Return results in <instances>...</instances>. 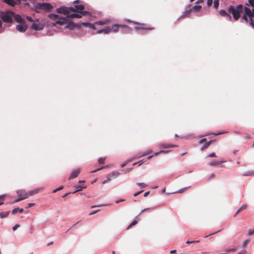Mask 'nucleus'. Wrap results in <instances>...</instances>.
<instances>
[{
  "instance_id": "f257e3e1",
  "label": "nucleus",
  "mask_w": 254,
  "mask_h": 254,
  "mask_svg": "<svg viewBox=\"0 0 254 254\" xmlns=\"http://www.w3.org/2000/svg\"><path fill=\"white\" fill-rule=\"evenodd\" d=\"M228 10L232 13L235 20H238L240 16V13L244 11L243 19L254 29V8L250 9L247 7H244L242 4H238L236 6H230Z\"/></svg>"
},
{
  "instance_id": "f03ea898",
  "label": "nucleus",
  "mask_w": 254,
  "mask_h": 254,
  "mask_svg": "<svg viewBox=\"0 0 254 254\" xmlns=\"http://www.w3.org/2000/svg\"><path fill=\"white\" fill-rule=\"evenodd\" d=\"M14 12L12 11L7 10L5 12H1L0 16L3 22L6 23H11L13 21Z\"/></svg>"
},
{
  "instance_id": "7ed1b4c3",
  "label": "nucleus",
  "mask_w": 254,
  "mask_h": 254,
  "mask_svg": "<svg viewBox=\"0 0 254 254\" xmlns=\"http://www.w3.org/2000/svg\"><path fill=\"white\" fill-rule=\"evenodd\" d=\"M69 11L74 12L75 9L72 7H67L65 6H62L56 9V12L58 13H63L67 15L69 14Z\"/></svg>"
},
{
  "instance_id": "20e7f679",
  "label": "nucleus",
  "mask_w": 254,
  "mask_h": 254,
  "mask_svg": "<svg viewBox=\"0 0 254 254\" xmlns=\"http://www.w3.org/2000/svg\"><path fill=\"white\" fill-rule=\"evenodd\" d=\"M38 5L40 8L47 11H50L53 8L52 5L49 3H39Z\"/></svg>"
},
{
  "instance_id": "39448f33",
  "label": "nucleus",
  "mask_w": 254,
  "mask_h": 254,
  "mask_svg": "<svg viewBox=\"0 0 254 254\" xmlns=\"http://www.w3.org/2000/svg\"><path fill=\"white\" fill-rule=\"evenodd\" d=\"M67 18L66 16L64 17L59 16L58 20L52 23V25L56 26V24L63 25L64 24L67 22Z\"/></svg>"
},
{
  "instance_id": "423d86ee",
  "label": "nucleus",
  "mask_w": 254,
  "mask_h": 254,
  "mask_svg": "<svg viewBox=\"0 0 254 254\" xmlns=\"http://www.w3.org/2000/svg\"><path fill=\"white\" fill-rule=\"evenodd\" d=\"M125 21H126L127 22L132 23L133 24H137V25L135 26L134 28V30L136 31H138L140 30L143 29V24H142V23H138L134 21H132L129 19H125Z\"/></svg>"
},
{
  "instance_id": "0eeeda50",
  "label": "nucleus",
  "mask_w": 254,
  "mask_h": 254,
  "mask_svg": "<svg viewBox=\"0 0 254 254\" xmlns=\"http://www.w3.org/2000/svg\"><path fill=\"white\" fill-rule=\"evenodd\" d=\"M75 10H77L80 13L83 15H86L88 12L87 11H83L84 9V6L82 4L80 5H75Z\"/></svg>"
},
{
  "instance_id": "6e6552de",
  "label": "nucleus",
  "mask_w": 254,
  "mask_h": 254,
  "mask_svg": "<svg viewBox=\"0 0 254 254\" xmlns=\"http://www.w3.org/2000/svg\"><path fill=\"white\" fill-rule=\"evenodd\" d=\"M16 192L18 196L22 197V198H23V200L28 197V193L25 190H18L16 191Z\"/></svg>"
},
{
  "instance_id": "1a4fd4ad",
  "label": "nucleus",
  "mask_w": 254,
  "mask_h": 254,
  "mask_svg": "<svg viewBox=\"0 0 254 254\" xmlns=\"http://www.w3.org/2000/svg\"><path fill=\"white\" fill-rule=\"evenodd\" d=\"M16 29L20 32H24L27 29V26L23 23H21L16 26Z\"/></svg>"
},
{
  "instance_id": "9d476101",
  "label": "nucleus",
  "mask_w": 254,
  "mask_h": 254,
  "mask_svg": "<svg viewBox=\"0 0 254 254\" xmlns=\"http://www.w3.org/2000/svg\"><path fill=\"white\" fill-rule=\"evenodd\" d=\"M3 1L8 5L14 6L20 3L21 0H3Z\"/></svg>"
},
{
  "instance_id": "9b49d317",
  "label": "nucleus",
  "mask_w": 254,
  "mask_h": 254,
  "mask_svg": "<svg viewBox=\"0 0 254 254\" xmlns=\"http://www.w3.org/2000/svg\"><path fill=\"white\" fill-rule=\"evenodd\" d=\"M111 31V27L110 26H107L104 29H102L100 30H99L97 31V33L98 34H108Z\"/></svg>"
},
{
  "instance_id": "f8f14e48",
  "label": "nucleus",
  "mask_w": 254,
  "mask_h": 254,
  "mask_svg": "<svg viewBox=\"0 0 254 254\" xmlns=\"http://www.w3.org/2000/svg\"><path fill=\"white\" fill-rule=\"evenodd\" d=\"M79 173H80L79 169H78L73 171L71 172V173L69 177V179L70 180V179L76 178V177L78 176Z\"/></svg>"
},
{
  "instance_id": "ddd939ff",
  "label": "nucleus",
  "mask_w": 254,
  "mask_h": 254,
  "mask_svg": "<svg viewBox=\"0 0 254 254\" xmlns=\"http://www.w3.org/2000/svg\"><path fill=\"white\" fill-rule=\"evenodd\" d=\"M13 19H14L16 22L20 23H23L24 21V19L22 18L21 15L19 14H15L14 13Z\"/></svg>"
},
{
  "instance_id": "4468645a",
  "label": "nucleus",
  "mask_w": 254,
  "mask_h": 254,
  "mask_svg": "<svg viewBox=\"0 0 254 254\" xmlns=\"http://www.w3.org/2000/svg\"><path fill=\"white\" fill-rule=\"evenodd\" d=\"M81 24L84 26L86 27H89L91 29H96L94 23H91L86 22H82L81 23Z\"/></svg>"
},
{
  "instance_id": "2eb2a0df",
  "label": "nucleus",
  "mask_w": 254,
  "mask_h": 254,
  "mask_svg": "<svg viewBox=\"0 0 254 254\" xmlns=\"http://www.w3.org/2000/svg\"><path fill=\"white\" fill-rule=\"evenodd\" d=\"M109 22H110V19L108 18H106V19H103L101 20L98 21L96 22L95 23H94V24H95V25L97 24V25H105V24H107L109 23Z\"/></svg>"
},
{
  "instance_id": "dca6fc26",
  "label": "nucleus",
  "mask_w": 254,
  "mask_h": 254,
  "mask_svg": "<svg viewBox=\"0 0 254 254\" xmlns=\"http://www.w3.org/2000/svg\"><path fill=\"white\" fill-rule=\"evenodd\" d=\"M31 28L32 29L38 31L42 30L43 29V27L36 23H33L31 26Z\"/></svg>"
},
{
  "instance_id": "f3484780",
  "label": "nucleus",
  "mask_w": 254,
  "mask_h": 254,
  "mask_svg": "<svg viewBox=\"0 0 254 254\" xmlns=\"http://www.w3.org/2000/svg\"><path fill=\"white\" fill-rule=\"evenodd\" d=\"M78 27L77 24L74 23L73 22H70L69 23L65 26V28L69 29L70 30L73 29L74 28Z\"/></svg>"
},
{
  "instance_id": "a211bd4d",
  "label": "nucleus",
  "mask_w": 254,
  "mask_h": 254,
  "mask_svg": "<svg viewBox=\"0 0 254 254\" xmlns=\"http://www.w3.org/2000/svg\"><path fill=\"white\" fill-rule=\"evenodd\" d=\"M66 17L67 18H80L81 17V14H80L78 13H73L70 14H68L67 15H66Z\"/></svg>"
},
{
  "instance_id": "6ab92c4d",
  "label": "nucleus",
  "mask_w": 254,
  "mask_h": 254,
  "mask_svg": "<svg viewBox=\"0 0 254 254\" xmlns=\"http://www.w3.org/2000/svg\"><path fill=\"white\" fill-rule=\"evenodd\" d=\"M41 189H42V188H38L34 189V190L29 191L28 192H27L28 193V197L29 196H32L34 194L37 193Z\"/></svg>"
},
{
  "instance_id": "aec40b11",
  "label": "nucleus",
  "mask_w": 254,
  "mask_h": 254,
  "mask_svg": "<svg viewBox=\"0 0 254 254\" xmlns=\"http://www.w3.org/2000/svg\"><path fill=\"white\" fill-rule=\"evenodd\" d=\"M225 161H212L208 163L209 165L210 166L218 165L221 164H222Z\"/></svg>"
},
{
  "instance_id": "412c9836",
  "label": "nucleus",
  "mask_w": 254,
  "mask_h": 254,
  "mask_svg": "<svg viewBox=\"0 0 254 254\" xmlns=\"http://www.w3.org/2000/svg\"><path fill=\"white\" fill-rule=\"evenodd\" d=\"M119 27L120 24H115L111 27V31L114 32H117L119 31Z\"/></svg>"
},
{
  "instance_id": "4be33fe9",
  "label": "nucleus",
  "mask_w": 254,
  "mask_h": 254,
  "mask_svg": "<svg viewBox=\"0 0 254 254\" xmlns=\"http://www.w3.org/2000/svg\"><path fill=\"white\" fill-rule=\"evenodd\" d=\"M201 8V5H194L190 9V10H191V12H197V11H198Z\"/></svg>"
},
{
  "instance_id": "5701e85b",
  "label": "nucleus",
  "mask_w": 254,
  "mask_h": 254,
  "mask_svg": "<svg viewBox=\"0 0 254 254\" xmlns=\"http://www.w3.org/2000/svg\"><path fill=\"white\" fill-rule=\"evenodd\" d=\"M220 15H221V16H226V17H228L229 19H231V16L228 14L226 11L224 10H220L219 12Z\"/></svg>"
},
{
  "instance_id": "b1692460",
  "label": "nucleus",
  "mask_w": 254,
  "mask_h": 254,
  "mask_svg": "<svg viewBox=\"0 0 254 254\" xmlns=\"http://www.w3.org/2000/svg\"><path fill=\"white\" fill-rule=\"evenodd\" d=\"M48 17L52 20L56 21L57 20H58L59 16L56 14H50L48 15Z\"/></svg>"
},
{
  "instance_id": "393cba45",
  "label": "nucleus",
  "mask_w": 254,
  "mask_h": 254,
  "mask_svg": "<svg viewBox=\"0 0 254 254\" xmlns=\"http://www.w3.org/2000/svg\"><path fill=\"white\" fill-rule=\"evenodd\" d=\"M191 12V10L189 9V10H187L185 11H184L183 13H182V14L181 15V16L179 18H184L185 17V16H186L187 15L190 14Z\"/></svg>"
},
{
  "instance_id": "a878e982",
  "label": "nucleus",
  "mask_w": 254,
  "mask_h": 254,
  "mask_svg": "<svg viewBox=\"0 0 254 254\" xmlns=\"http://www.w3.org/2000/svg\"><path fill=\"white\" fill-rule=\"evenodd\" d=\"M9 213V211L1 212L0 213V217L1 218L6 217Z\"/></svg>"
},
{
  "instance_id": "bb28decb",
  "label": "nucleus",
  "mask_w": 254,
  "mask_h": 254,
  "mask_svg": "<svg viewBox=\"0 0 254 254\" xmlns=\"http://www.w3.org/2000/svg\"><path fill=\"white\" fill-rule=\"evenodd\" d=\"M162 146L164 148H168L169 147H175L176 146V145H171L167 143H164L162 144Z\"/></svg>"
},
{
  "instance_id": "cd10ccee",
  "label": "nucleus",
  "mask_w": 254,
  "mask_h": 254,
  "mask_svg": "<svg viewBox=\"0 0 254 254\" xmlns=\"http://www.w3.org/2000/svg\"><path fill=\"white\" fill-rule=\"evenodd\" d=\"M247 208V205L246 204H243L241 207L236 211L235 215H236L239 212H240L241 211H242L243 209H245Z\"/></svg>"
},
{
  "instance_id": "c85d7f7f",
  "label": "nucleus",
  "mask_w": 254,
  "mask_h": 254,
  "mask_svg": "<svg viewBox=\"0 0 254 254\" xmlns=\"http://www.w3.org/2000/svg\"><path fill=\"white\" fill-rule=\"evenodd\" d=\"M219 0H214V1H213L214 7H215L216 9L218 8V7L219 6Z\"/></svg>"
},
{
  "instance_id": "c756f323",
  "label": "nucleus",
  "mask_w": 254,
  "mask_h": 254,
  "mask_svg": "<svg viewBox=\"0 0 254 254\" xmlns=\"http://www.w3.org/2000/svg\"><path fill=\"white\" fill-rule=\"evenodd\" d=\"M190 187H185L182 189H180L179 190H177L176 192L177 193H183L186 190H187Z\"/></svg>"
},
{
  "instance_id": "7c9ffc66",
  "label": "nucleus",
  "mask_w": 254,
  "mask_h": 254,
  "mask_svg": "<svg viewBox=\"0 0 254 254\" xmlns=\"http://www.w3.org/2000/svg\"><path fill=\"white\" fill-rule=\"evenodd\" d=\"M120 175V173L117 171H113L112 172V176L114 178H116Z\"/></svg>"
},
{
  "instance_id": "2f4dec72",
  "label": "nucleus",
  "mask_w": 254,
  "mask_h": 254,
  "mask_svg": "<svg viewBox=\"0 0 254 254\" xmlns=\"http://www.w3.org/2000/svg\"><path fill=\"white\" fill-rule=\"evenodd\" d=\"M246 4L254 7V0H249L248 3H246Z\"/></svg>"
},
{
  "instance_id": "473e14b6",
  "label": "nucleus",
  "mask_w": 254,
  "mask_h": 254,
  "mask_svg": "<svg viewBox=\"0 0 254 254\" xmlns=\"http://www.w3.org/2000/svg\"><path fill=\"white\" fill-rule=\"evenodd\" d=\"M123 27V28H126L127 30H128L129 31H130L131 30V29L130 27H129L127 25H125V24H120V27Z\"/></svg>"
},
{
  "instance_id": "72a5a7b5",
  "label": "nucleus",
  "mask_w": 254,
  "mask_h": 254,
  "mask_svg": "<svg viewBox=\"0 0 254 254\" xmlns=\"http://www.w3.org/2000/svg\"><path fill=\"white\" fill-rule=\"evenodd\" d=\"M131 160L129 159V160H127V161H125L124 162H123V163H122L120 165L121 167L123 168V167H125V166H126L127 164V163L130 162L131 161Z\"/></svg>"
},
{
  "instance_id": "f704fd0d",
  "label": "nucleus",
  "mask_w": 254,
  "mask_h": 254,
  "mask_svg": "<svg viewBox=\"0 0 254 254\" xmlns=\"http://www.w3.org/2000/svg\"><path fill=\"white\" fill-rule=\"evenodd\" d=\"M211 142V141L206 142L203 145V147L201 148V150H202L204 149L205 148H207V147H208L209 146V145L210 144Z\"/></svg>"
},
{
  "instance_id": "c9c22d12",
  "label": "nucleus",
  "mask_w": 254,
  "mask_h": 254,
  "mask_svg": "<svg viewBox=\"0 0 254 254\" xmlns=\"http://www.w3.org/2000/svg\"><path fill=\"white\" fill-rule=\"evenodd\" d=\"M137 220H134L133 221L129 226H128V227L127 228V229L128 230L130 228V227L132 226H133V225H135L136 224H137Z\"/></svg>"
},
{
  "instance_id": "e433bc0d",
  "label": "nucleus",
  "mask_w": 254,
  "mask_h": 254,
  "mask_svg": "<svg viewBox=\"0 0 254 254\" xmlns=\"http://www.w3.org/2000/svg\"><path fill=\"white\" fill-rule=\"evenodd\" d=\"M85 188H86V187L83 186H78L76 187L77 191H78L82 190L83 189H84Z\"/></svg>"
},
{
  "instance_id": "4c0bfd02",
  "label": "nucleus",
  "mask_w": 254,
  "mask_h": 254,
  "mask_svg": "<svg viewBox=\"0 0 254 254\" xmlns=\"http://www.w3.org/2000/svg\"><path fill=\"white\" fill-rule=\"evenodd\" d=\"M63 188H64V187H63V186H60V187H58V188H56V189L54 190H53V192L54 193H55V192H56L57 191H59V190H62V189H63Z\"/></svg>"
},
{
  "instance_id": "58836bf2",
  "label": "nucleus",
  "mask_w": 254,
  "mask_h": 254,
  "mask_svg": "<svg viewBox=\"0 0 254 254\" xmlns=\"http://www.w3.org/2000/svg\"><path fill=\"white\" fill-rule=\"evenodd\" d=\"M132 170V168H128L127 169H126L125 170H123L122 172L124 173L125 174L127 173L129 171H131Z\"/></svg>"
},
{
  "instance_id": "ea45409f",
  "label": "nucleus",
  "mask_w": 254,
  "mask_h": 254,
  "mask_svg": "<svg viewBox=\"0 0 254 254\" xmlns=\"http://www.w3.org/2000/svg\"><path fill=\"white\" fill-rule=\"evenodd\" d=\"M168 152V151H167V150H161L159 152H157L154 153V155H157L160 153H166Z\"/></svg>"
},
{
  "instance_id": "a19ab883",
  "label": "nucleus",
  "mask_w": 254,
  "mask_h": 254,
  "mask_svg": "<svg viewBox=\"0 0 254 254\" xmlns=\"http://www.w3.org/2000/svg\"><path fill=\"white\" fill-rule=\"evenodd\" d=\"M105 158H100L98 159V162L99 164H103L104 163V161L105 160Z\"/></svg>"
},
{
  "instance_id": "79ce46f5",
  "label": "nucleus",
  "mask_w": 254,
  "mask_h": 254,
  "mask_svg": "<svg viewBox=\"0 0 254 254\" xmlns=\"http://www.w3.org/2000/svg\"><path fill=\"white\" fill-rule=\"evenodd\" d=\"M104 167H100V168H98V169H96V170H94L92 171L91 172V173H93L97 172V171H100V170H102V169H104Z\"/></svg>"
},
{
  "instance_id": "37998d69",
  "label": "nucleus",
  "mask_w": 254,
  "mask_h": 254,
  "mask_svg": "<svg viewBox=\"0 0 254 254\" xmlns=\"http://www.w3.org/2000/svg\"><path fill=\"white\" fill-rule=\"evenodd\" d=\"M254 175L253 173L250 172H245L243 174V176H251V175Z\"/></svg>"
},
{
  "instance_id": "c03bdc74",
  "label": "nucleus",
  "mask_w": 254,
  "mask_h": 254,
  "mask_svg": "<svg viewBox=\"0 0 254 254\" xmlns=\"http://www.w3.org/2000/svg\"><path fill=\"white\" fill-rule=\"evenodd\" d=\"M111 180V177L108 175V176H107V179L103 182V184H106L108 181H110Z\"/></svg>"
},
{
  "instance_id": "a18cd8bd",
  "label": "nucleus",
  "mask_w": 254,
  "mask_h": 254,
  "mask_svg": "<svg viewBox=\"0 0 254 254\" xmlns=\"http://www.w3.org/2000/svg\"><path fill=\"white\" fill-rule=\"evenodd\" d=\"M23 200V198H22V197H19V196H18V198H16L15 200H14V202H19L20 201H21Z\"/></svg>"
},
{
  "instance_id": "49530a36",
  "label": "nucleus",
  "mask_w": 254,
  "mask_h": 254,
  "mask_svg": "<svg viewBox=\"0 0 254 254\" xmlns=\"http://www.w3.org/2000/svg\"><path fill=\"white\" fill-rule=\"evenodd\" d=\"M143 164V160H140L137 162H136V163H134L132 165H135L136 164H138L139 166V165H141V164Z\"/></svg>"
},
{
  "instance_id": "de8ad7c7",
  "label": "nucleus",
  "mask_w": 254,
  "mask_h": 254,
  "mask_svg": "<svg viewBox=\"0 0 254 254\" xmlns=\"http://www.w3.org/2000/svg\"><path fill=\"white\" fill-rule=\"evenodd\" d=\"M216 157V155H215V153H211L210 154H209L207 156V157Z\"/></svg>"
},
{
  "instance_id": "09e8293b",
  "label": "nucleus",
  "mask_w": 254,
  "mask_h": 254,
  "mask_svg": "<svg viewBox=\"0 0 254 254\" xmlns=\"http://www.w3.org/2000/svg\"><path fill=\"white\" fill-rule=\"evenodd\" d=\"M194 242H199V241L198 240L187 241L186 242V243L188 244H191V243H194Z\"/></svg>"
},
{
  "instance_id": "8fccbe9b",
  "label": "nucleus",
  "mask_w": 254,
  "mask_h": 254,
  "mask_svg": "<svg viewBox=\"0 0 254 254\" xmlns=\"http://www.w3.org/2000/svg\"><path fill=\"white\" fill-rule=\"evenodd\" d=\"M254 234V228L253 229H250L249 231L248 234L249 235H252Z\"/></svg>"
},
{
  "instance_id": "3c124183",
  "label": "nucleus",
  "mask_w": 254,
  "mask_h": 254,
  "mask_svg": "<svg viewBox=\"0 0 254 254\" xmlns=\"http://www.w3.org/2000/svg\"><path fill=\"white\" fill-rule=\"evenodd\" d=\"M213 3V0H207V4L208 6H210Z\"/></svg>"
},
{
  "instance_id": "603ef678",
  "label": "nucleus",
  "mask_w": 254,
  "mask_h": 254,
  "mask_svg": "<svg viewBox=\"0 0 254 254\" xmlns=\"http://www.w3.org/2000/svg\"><path fill=\"white\" fill-rule=\"evenodd\" d=\"M19 225L16 224L12 227V230L13 231H15L18 227H19Z\"/></svg>"
},
{
  "instance_id": "864d4df0",
  "label": "nucleus",
  "mask_w": 254,
  "mask_h": 254,
  "mask_svg": "<svg viewBox=\"0 0 254 254\" xmlns=\"http://www.w3.org/2000/svg\"><path fill=\"white\" fill-rule=\"evenodd\" d=\"M26 19L30 22H32L33 21V19H32V18L30 16H26Z\"/></svg>"
},
{
  "instance_id": "5fc2aeb1",
  "label": "nucleus",
  "mask_w": 254,
  "mask_h": 254,
  "mask_svg": "<svg viewBox=\"0 0 254 254\" xmlns=\"http://www.w3.org/2000/svg\"><path fill=\"white\" fill-rule=\"evenodd\" d=\"M5 194L0 195V201L3 200L5 198Z\"/></svg>"
},
{
  "instance_id": "6e6d98bb",
  "label": "nucleus",
  "mask_w": 254,
  "mask_h": 254,
  "mask_svg": "<svg viewBox=\"0 0 254 254\" xmlns=\"http://www.w3.org/2000/svg\"><path fill=\"white\" fill-rule=\"evenodd\" d=\"M18 209H19V208H18V207H17V208H15L13 209L12 210V213L13 214H15V213H16V212L18 211Z\"/></svg>"
},
{
  "instance_id": "4d7b16f0",
  "label": "nucleus",
  "mask_w": 254,
  "mask_h": 254,
  "mask_svg": "<svg viewBox=\"0 0 254 254\" xmlns=\"http://www.w3.org/2000/svg\"><path fill=\"white\" fill-rule=\"evenodd\" d=\"M143 192V190L138 191H137V192H136L134 193L133 194V195H134V196H136L138 195V194H139L140 193H141V192Z\"/></svg>"
},
{
  "instance_id": "13d9d810",
  "label": "nucleus",
  "mask_w": 254,
  "mask_h": 254,
  "mask_svg": "<svg viewBox=\"0 0 254 254\" xmlns=\"http://www.w3.org/2000/svg\"><path fill=\"white\" fill-rule=\"evenodd\" d=\"M106 205L105 204H101V205H93L91 207V208H94V207H101V206H105Z\"/></svg>"
},
{
  "instance_id": "bf43d9fd",
  "label": "nucleus",
  "mask_w": 254,
  "mask_h": 254,
  "mask_svg": "<svg viewBox=\"0 0 254 254\" xmlns=\"http://www.w3.org/2000/svg\"><path fill=\"white\" fill-rule=\"evenodd\" d=\"M99 210H94V211H92L91 212H90L89 213L90 215H93L95 213H96V212H97Z\"/></svg>"
},
{
  "instance_id": "052dcab7",
  "label": "nucleus",
  "mask_w": 254,
  "mask_h": 254,
  "mask_svg": "<svg viewBox=\"0 0 254 254\" xmlns=\"http://www.w3.org/2000/svg\"><path fill=\"white\" fill-rule=\"evenodd\" d=\"M34 205H35V203H29L28 204V207H30L34 206Z\"/></svg>"
},
{
  "instance_id": "680f3d73",
  "label": "nucleus",
  "mask_w": 254,
  "mask_h": 254,
  "mask_svg": "<svg viewBox=\"0 0 254 254\" xmlns=\"http://www.w3.org/2000/svg\"><path fill=\"white\" fill-rule=\"evenodd\" d=\"M248 242H249V240H247L245 241L244 242V243H243V246H244V247H245V246L247 244V243H248Z\"/></svg>"
},
{
  "instance_id": "e2e57ef3",
  "label": "nucleus",
  "mask_w": 254,
  "mask_h": 254,
  "mask_svg": "<svg viewBox=\"0 0 254 254\" xmlns=\"http://www.w3.org/2000/svg\"><path fill=\"white\" fill-rule=\"evenodd\" d=\"M70 193H71V192H67V193H65V194H64V195L62 196V197H63V198H64V197H65L66 196H67L69 194H70Z\"/></svg>"
},
{
  "instance_id": "0e129e2a",
  "label": "nucleus",
  "mask_w": 254,
  "mask_h": 254,
  "mask_svg": "<svg viewBox=\"0 0 254 254\" xmlns=\"http://www.w3.org/2000/svg\"><path fill=\"white\" fill-rule=\"evenodd\" d=\"M149 193H150L149 191H147V192L144 193V197L146 196L147 195H148L149 194Z\"/></svg>"
},
{
  "instance_id": "69168bd1",
  "label": "nucleus",
  "mask_w": 254,
  "mask_h": 254,
  "mask_svg": "<svg viewBox=\"0 0 254 254\" xmlns=\"http://www.w3.org/2000/svg\"><path fill=\"white\" fill-rule=\"evenodd\" d=\"M124 201V199L117 200H116V202L117 203H119L120 202H122V201Z\"/></svg>"
},
{
  "instance_id": "338daca9",
  "label": "nucleus",
  "mask_w": 254,
  "mask_h": 254,
  "mask_svg": "<svg viewBox=\"0 0 254 254\" xmlns=\"http://www.w3.org/2000/svg\"><path fill=\"white\" fill-rule=\"evenodd\" d=\"M18 210L19 211V213H22L23 211V208H19L18 209Z\"/></svg>"
},
{
  "instance_id": "774afa93",
  "label": "nucleus",
  "mask_w": 254,
  "mask_h": 254,
  "mask_svg": "<svg viewBox=\"0 0 254 254\" xmlns=\"http://www.w3.org/2000/svg\"><path fill=\"white\" fill-rule=\"evenodd\" d=\"M137 184L140 187H143V183H138Z\"/></svg>"
}]
</instances>
